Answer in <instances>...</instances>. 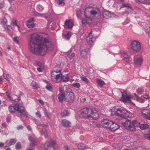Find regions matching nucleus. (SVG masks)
I'll list each match as a JSON object with an SVG mask.
<instances>
[{
	"label": "nucleus",
	"mask_w": 150,
	"mask_h": 150,
	"mask_svg": "<svg viewBox=\"0 0 150 150\" xmlns=\"http://www.w3.org/2000/svg\"><path fill=\"white\" fill-rule=\"evenodd\" d=\"M29 49L32 53L43 56L47 50H52L53 46L48 35L43 33L40 35L36 33L32 34L28 44Z\"/></svg>",
	"instance_id": "obj_1"
},
{
	"label": "nucleus",
	"mask_w": 150,
	"mask_h": 150,
	"mask_svg": "<svg viewBox=\"0 0 150 150\" xmlns=\"http://www.w3.org/2000/svg\"><path fill=\"white\" fill-rule=\"evenodd\" d=\"M81 115L84 117L91 118L93 119H96L99 115L96 110L95 109L84 108L81 112Z\"/></svg>",
	"instance_id": "obj_2"
},
{
	"label": "nucleus",
	"mask_w": 150,
	"mask_h": 150,
	"mask_svg": "<svg viewBox=\"0 0 150 150\" xmlns=\"http://www.w3.org/2000/svg\"><path fill=\"white\" fill-rule=\"evenodd\" d=\"M139 123L135 120H133L132 122L129 120H127L123 123V126L127 129L132 131H134L136 129V127H138Z\"/></svg>",
	"instance_id": "obj_3"
},
{
	"label": "nucleus",
	"mask_w": 150,
	"mask_h": 150,
	"mask_svg": "<svg viewBox=\"0 0 150 150\" xmlns=\"http://www.w3.org/2000/svg\"><path fill=\"white\" fill-rule=\"evenodd\" d=\"M115 115L122 118L126 119L132 116V113L127 111L123 107L118 108L115 113Z\"/></svg>",
	"instance_id": "obj_4"
},
{
	"label": "nucleus",
	"mask_w": 150,
	"mask_h": 150,
	"mask_svg": "<svg viewBox=\"0 0 150 150\" xmlns=\"http://www.w3.org/2000/svg\"><path fill=\"white\" fill-rule=\"evenodd\" d=\"M88 50L86 45L84 44L81 46L79 49L80 55L84 58H86L87 55L88 54Z\"/></svg>",
	"instance_id": "obj_5"
},
{
	"label": "nucleus",
	"mask_w": 150,
	"mask_h": 150,
	"mask_svg": "<svg viewBox=\"0 0 150 150\" xmlns=\"http://www.w3.org/2000/svg\"><path fill=\"white\" fill-rule=\"evenodd\" d=\"M93 31H91L89 34L86 38V41L89 45H92L95 42L97 35H92Z\"/></svg>",
	"instance_id": "obj_6"
},
{
	"label": "nucleus",
	"mask_w": 150,
	"mask_h": 150,
	"mask_svg": "<svg viewBox=\"0 0 150 150\" xmlns=\"http://www.w3.org/2000/svg\"><path fill=\"white\" fill-rule=\"evenodd\" d=\"M131 46L132 49L134 51H139L140 49V44L137 41H133L131 43Z\"/></svg>",
	"instance_id": "obj_7"
},
{
	"label": "nucleus",
	"mask_w": 150,
	"mask_h": 150,
	"mask_svg": "<svg viewBox=\"0 0 150 150\" xmlns=\"http://www.w3.org/2000/svg\"><path fill=\"white\" fill-rule=\"evenodd\" d=\"M16 114L18 117H21L23 115L25 118L27 117L29 115L28 113L25 110L24 107L22 106L20 107V110H19L18 113H16Z\"/></svg>",
	"instance_id": "obj_8"
},
{
	"label": "nucleus",
	"mask_w": 150,
	"mask_h": 150,
	"mask_svg": "<svg viewBox=\"0 0 150 150\" xmlns=\"http://www.w3.org/2000/svg\"><path fill=\"white\" fill-rule=\"evenodd\" d=\"M21 106L19 104H16L13 106H10L8 107L9 111L11 113H14L16 111L18 113Z\"/></svg>",
	"instance_id": "obj_9"
},
{
	"label": "nucleus",
	"mask_w": 150,
	"mask_h": 150,
	"mask_svg": "<svg viewBox=\"0 0 150 150\" xmlns=\"http://www.w3.org/2000/svg\"><path fill=\"white\" fill-rule=\"evenodd\" d=\"M68 90H69V92L67 93L66 99L67 101L71 103L74 100V94L70 89L69 88Z\"/></svg>",
	"instance_id": "obj_10"
},
{
	"label": "nucleus",
	"mask_w": 150,
	"mask_h": 150,
	"mask_svg": "<svg viewBox=\"0 0 150 150\" xmlns=\"http://www.w3.org/2000/svg\"><path fill=\"white\" fill-rule=\"evenodd\" d=\"M74 50V48H71L65 53V55L66 56L67 58H68L70 59L73 58L75 55Z\"/></svg>",
	"instance_id": "obj_11"
},
{
	"label": "nucleus",
	"mask_w": 150,
	"mask_h": 150,
	"mask_svg": "<svg viewBox=\"0 0 150 150\" xmlns=\"http://www.w3.org/2000/svg\"><path fill=\"white\" fill-rule=\"evenodd\" d=\"M62 73L60 74H57L56 75L54 78L51 79L52 81L54 83H57L60 82L62 81Z\"/></svg>",
	"instance_id": "obj_12"
},
{
	"label": "nucleus",
	"mask_w": 150,
	"mask_h": 150,
	"mask_svg": "<svg viewBox=\"0 0 150 150\" xmlns=\"http://www.w3.org/2000/svg\"><path fill=\"white\" fill-rule=\"evenodd\" d=\"M141 113L144 117L150 120V110L148 109H144L142 110Z\"/></svg>",
	"instance_id": "obj_13"
},
{
	"label": "nucleus",
	"mask_w": 150,
	"mask_h": 150,
	"mask_svg": "<svg viewBox=\"0 0 150 150\" xmlns=\"http://www.w3.org/2000/svg\"><path fill=\"white\" fill-rule=\"evenodd\" d=\"M134 61L135 65L138 67H139L142 64L143 60L142 58H138L135 56L134 58Z\"/></svg>",
	"instance_id": "obj_14"
},
{
	"label": "nucleus",
	"mask_w": 150,
	"mask_h": 150,
	"mask_svg": "<svg viewBox=\"0 0 150 150\" xmlns=\"http://www.w3.org/2000/svg\"><path fill=\"white\" fill-rule=\"evenodd\" d=\"M35 64V66L37 67L38 71L39 72H41L44 68V64L39 61H36Z\"/></svg>",
	"instance_id": "obj_15"
},
{
	"label": "nucleus",
	"mask_w": 150,
	"mask_h": 150,
	"mask_svg": "<svg viewBox=\"0 0 150 150\" xmlns=\"http://www.w3.org/2000/svg\"><path fill=\"white\" fill-rule=\"evenodd\" d=\"M119 128V126L117 124L112 122L109 127V129L112 131H115Z\"/></svg>",
	"instance_id": "obj_16"
},
{
	"label": "nucleus",
	"mask_w": 150,
	"mask_h": 150,
	"mask_svg": "<svg viewBox=\"0 0 150 150\" xmlns=\"http://www.w3.org/2000/svg\"><path fill=\"white\" fill-rule=\"evenodd\" d=\"M64 27L67 29L71 28L73 26L72 22L69 20H66L64 23Z\"/></svg>",
	"instance_id": "obj_17"
},
{
	"label": "nucleus",
	"mask_w": 150,
	"mask_h": 150,
	"mask_svg": "<svg viewBox=\"0 0 150 150\" xmlns=\"http://www.w3.org/2000/svg\"><path fill=\"white\" fill-rule=\"evenodd\" d=\"M112 124V121L109 120H104L102 122V125L104 127L109 129L111 124Z\"/></svg>",
	"instance_id": "obj_18"
},
{
	"label": "nucleus",
	"mask_w": 150,
	"mask_h": 150,
	"mask_svg": "<svg viewBox=\"0 0 150 150\" xmlns=\"http://www.w3.org/2000/svg\"><path fill=\"white\" fill-rule=\"evenodd\" d=\"M90 9L91 10L90 11V15L93 16H94L96 15L98 11V9L96 8L95 9H92L93 8L91 6H88L86 8V9Z\"/></svg>",
	"instance_id": "obj_19"
},
{
	"label": "nucleus",
	"mask_w": 150,
	"mask_h": 150,
	"mask_svg": "<svg viewBox=\"0 0 150 150\" xmlns=\"http://www.w3.org/2000/svg\"><path fill=\"white\" fill-rule=\"evenodd\" d=\"M56 142L55 140H51L50 143H49L48 142H46L44 145L45 150H48V149L45 147L46 146H47L48 147H52L54 145L56 144Z\"/></svg>",
	"instance_id": "obj_20"
},
{
	"label": "nucleus",
	"mask_w": 150,
	"mask_h": 150,
	"mask_svg": "<svg viewBox=\"0 0 150 150\" xmlns=\"http://www.w3.org/2000/svg\"><path fill=\"white\" fill-rule=\"evenodd\" d=\"M26 25L29 28H32L35 26L34 20L33 18H31L28 21Z\"/></svg>",
	"instance_id": "obj_21"
},
{
	"label": "nucleus",
	"mask_w": 150,
	"mask_h": 150,
	"mask_svg": "<svg viewBox=\"0 0 150 150\" xmlns=\"http://www.w3.org/2000/svg\"><path fill=\"white\" fill-rule=\"evenodd\" d=\"M122 93V98L123 101H129L130 100V96L127 95L126 93L124 92Z\"/></svg>",
	"instance_id": "obj_22"
},
{
	"label": "nucleus",
	"mask_w": 150,
	"mask_h": 150,
	"mask_svg": "<svg viewBox=\"0 0 150 150\" xmlns=\"http://www.w3.org/2000/svg\"><path fill=\"white\" fill-rule=\"evenodd\" d=\"M133 13V10L132 9L131 7L130 6V7H129L127 8L125 11L123 12L122 13L120 14V15L122 16L125 13H127V14H129V13Z\"/></svg>",
	"instance_id": "obj_23"
},
{
	"label": "nucleus",
	"mask_w": 150,
	"mask_h": 150,
	"mask_svg": "<svg viewBox=\"0 0 150 150\" xmlns=\"http://www.w3.org/2000/svg\"><path fill=\"white\" fill-rule=\"evenodd\" d=\"M62 125L65 127H69L71 125V122L65 119L62 120Z\"/></svg>",
	"instance_id": "obj_24"
},
{
	"label": "nucleus",
	"mask_w": 150,
	"mask_h": 150,
	"mask_svg": "<svg viewBox=\"0 0 150 150\" xmlns=\"http://www.w3.org/2000/svg\"><path fill=\"white\" fill-rule=\"evenodd\" d=\"M28 139L31 142L30 145L31 146H34L37 144V142L35 140V138L31 136H29Z\"/></svg>",
	"instance_id": "obj_25"
},
{
	"label": "nucleus",
	"mask_w": 150,
	"mask_h": 150,
	"mask_svg": "<svg viewBox=\"0 0 150 150\" xmlns=\"http://www.w3.org/2000/svg\"><path fill=\"white\" fill-rule=\"evenodd\" d=\"M78 149L81 150H83L88 148V146L82 143H79L78 145Z\"/></svg>",
	"instance_id": "obj_26"
},
{
	"label": "nucleus",
	"mask_w": 150,
	"mask_h": 150,
	"mask_svg": "<svg viewBox=\"0 0 150 150\" xmlns=\"http://www.w3.org/2000/svg\"><path fill=\"white\" fill-rule=\"evenodd\" d=\"M62 81L63 82H66L69 81V76L68 74L63 75L62 78Z\"/></svg>",
	"instance_id": "obj_27"
},
{
	"label": "nucleus",
	"mask_w": 150,
	"mask_h": 150,
	"mask_svg": "<svg viewBox=\"0 0 150 150\" xmlns=\"http://www.w3.org/2000/svg\"><path fill=\"white\" fill-rule=\"evenodd\" d=\"M3 27L9 33L12 32L13 31V29L10 25H8L7 24H4Z\"/></svg>",
	"instance_id": "obj_28"
},
{
	"label": "nucleus",
	"mask_w": 150,
	"mask_h": 150,
	"mask_svg": "<svg viewBox=\"0 0 150 150\" xmlns=\"http://www.w3.org/2000/svg\"><path fill=\"white\" fill-rule=\"evenodd\" d=\"M139 126L140 129L142 130L148 129L149 127L148 125L146 124H143L140 125V124L139 123V125L138 126Z\"/></svg>",
	"instance_id": "obj_29"
},
{
	"label": "nucleus",
	"mask_w": 150,
	"mask_h": 150,
	"mask_svg": "<svg viewBox=\"0 0 150 150\" xmlns=\"http://www.w3.org/2000/svg\"><path fill=\"white\" fill-rule=\"evenodd\" d=\"M103 17L106 18H108L111 17V14L110 12L108 11H104L103 13Z\"/></svg>",
	"instance_id": "obj_30"
},
{
	"label": "nucleus",
	"mask_w": 150,
	"mask_h": 150,
	"mask_svg": "<svg viewBox=\"0 0 150 150\" xmlns=\"http://www.w3.org/2000/svg\"><path fill=\"white\" fill-rule=\"evenodd\" d=\"M80 79L81 80L84 81L86 83H88L89 82V80L84 75H82L80 77Z\"/></svg>",
	"instance_id": "obj_31"
},
{
	"label": "nucleus",
	"mask_w": 150,
	"mask_h": 150,
	"mask_svg": "<svg viewBox=\"0 0 150 150\" xmlns=\"http://www.w3.org/2000/svg\"><path fill=\"white\" fill-rule=\"evenodd\" d=\"M42 110L44 112L45 117L47 118H49L50 114V113L47 112L46 109L45 108H42Z\"/></svg>",
	"instance_id": "obj_32"
},
{
	"label": "nucleus",
	"mask_w": 150,
	"mask_h": 150,
	"mask_svg": "<svg viewBox=\"0 0 150 150\" xmlns=\"http://www.w3.org/2000/svg\"><path fill=\"white\" fill-rule=\"evenodd\" d=\"M58 97L59 101L62 102L64 98L65 97V96L64 93H59L58 94Z\"/></svg>",
	"instance_id": "obj_33"
},
{
	"label": "nucleus",
	"mask_w": 150,
	"mask_h": 150,
	"mask_svg": "<svg viewBox=\"0 0 150 150\" xmlns=\"http://www.w3.org/2000/svg\"><path fill=\"white\" fill-rule=\"evenodd\" d=\"M69 114V112L67 110H64L62 112L61 115L63 117L67 116Z\"/></svg>",
	"instance_id": "obj_34"
},
{
	"label": "nucleus",
	"mask_w": 150,
	"mask_h": 150,
	"mask_svg": "<svg viewBox=\"0 0 150 150\" xmlns=\"http://www.w3.org/2000/svg\"><path fill=\"white\" fill-rule=\"evenodd\" d=\"M97 82L98 84L101 86H103L104 84V82L103 81L98 79L97 80Z\"/></svg>",
	"instance_id": "obj_35"
},
{
	"label": "nucleus",
	"mask_w": 150,
	"mask_h": 150,
	"mask_svg": "<svg viewBox=\"0 0 150 150\" xmlns=\"http://www.w3.org/2000/svg\"><path fill=\"white\" fill-rule=\"evenodd\" d=\"M31 85L32 87L34 88L37 89L38 88V84L36 82L34 81H32Z\"/></svg>",
	"instance_id": "obj_36"
},
{
	"label": "nucleus",
	"mask_w": 150,
	"mask_h": 150,
	"mask_svg": "<svg viewBox=\"0 0 150 150\" xmlns=\"http://www.w3.org/2000/svg\"><path fill=\"white\" fill-rule=\"evenodd\" d=\"M145 29L146 30V32L147 33L149 36L150 37V26L146 27Z\"/></svg>",
	"instance_id": "obj_37"
},
{
	"label": "nucleus",
	"mask_w": 150,
	"mask_h": 150,
	"mask_svg": "<svg viewBox=\"0 0 150 150\" xmlns=\"http://www.w3.org/2000/svg\"><path fill=\"white\" fill-rule=\"evenodd\" d=\"M21 148V144L20 142L17 143L16 145V150H20Z\"/></svg>",
	"instance_id": "obj_38"
},
{
	"label": "nucleus",
	"mask_w": 150,
	"mask_h": 150,
	"mask_svg": "<svg viewBox=\"0 0 150 150\" xmlns=\"http://www.w3.org/2000/svg\"><path fill=\"white\" fill-rule=\"evenodd\" d=\"M71 37L70 33L68 32L67 33V34H65L64 35L63 37L65 38H67L68 39H69Z\"/></svg>",
	"instance_id": "obj_39"
},
{
	"label": "nucleus",
	"mask_w": 150,
	"mask_h": 150,
	"mask_svg": "<svg viewBox=\"0 0 150 150\" xmlns=\"http://www.w3.org/2000/svg\"><path fill=\"white\" fill-rule=\"evenodd\" d=\"M72 85L73 86L77 88H79L80 86V83H74L72 84Z\"/></svg>",
	"instance_id": "obj_40"
},
{
	"label": "nucleus",
	"mask_w": 150,
	"mask_h": 150,
	"mask_svg": "<svg viewBox=\"0 0 150 150\" xmlns=\"http://www.w3.org/2000/svg\"><path fill=\"white\" fill-rule=\"evenodd\" d=\"M124 60L127 63H129L131 60L129 57H125L124 58Z\"/></svg>",
	"instance_id": "obj_41"
},
{
	"label": "nucleus",
	"mask_w": 150,
	"mask_h": 150,
	"mask_svg": "<svg viewBox=\"0 0 150 150\" xmlns=\"http://www.w3.org/2000/svg\"><path fill=\"white\" fill-rule=\"evenodd\" d=\"M16 142V141L14 139H10L9 142V146H11L14 144Z\"/></svg>",
	"instance_id": "obj_42"
},
{
	"label": "nucleus",
	"mask_w": 150,
	"mask_h": 150,
	"mask_svg": "<svg viewBox=\"0 0 150 150\" xmlns=\"http://www.w3.org/2000/svg\"><path fill=\"white\" fill-rule=\"evenodd\" d=\"M130 6L128 4L125 3H123L122 4V6L120 7V9L123 7H126L127 8H128L129 7H130Z\"/></svg>",
	"instance_id": "obj_43"
},
{
	"label": "nucleus",
	"mask_w": 150,
	"mask_h": 150,
	"mask_svg": "<svg viewBox=\"0 0 150 150\" xmlns=\"http://www.w3.org/2000/svg\"><path fill=\"white\" fill-rule=\"evenodd\" d=\"M3 75H4V78L6 80H7V79H8L11 78V76L10 74H6V76H5L4 73L3 72Z\"/></svg>",
	"instance_id": "obj_44"
},
{
	"label": "nucleus",
	"mask_w": 150,
	"mask_h": 150,
	"mask_svg": "<svg viewBox=\"0 0 150 150\" xmlns=\"http://www.w3.org/2000/svg\"><path fill=\"white\" fill-rule=\"evenodd\" d=\"M42 132L46 138L47 137V133L45 129H43L42 130Z\"/></svg>",
	"instance_id": "obj_45"
},
{
	"label": "nucleus",
	"mask_w": 150,
	"mask_h": 150,
	"mask_svg": "<svg viewBox=\"0 0 150 150\" xmlns=\"http://www.w3.org/2000/svg\"><path fill=\"white\" fill-rule=\"evenodd\" d=\"M6 95L7 97L11 101H13V100L12 98L10 96V94L9 92L7 91L6 92Z\"/></svg>",
	"instance_id": "obj_46"
},
{
	"label": "nucleus",
	"mask_w": 150,
	"mask_h": 150,
	"mask_svg": "<svg viewBox=\"0 0 150 150\" xmlns=\"http://www.w3.org/2000/svg\"><path fill=\"white\" fill-rule=\"evenodd\" d=\"M144 136L146 138L150 139V131L147 133L145 134Z\"/></svg>",
	"instance_id": "obj_47"
},
{
	"label": "nucleus",
	"mask_w": 150,
	"mask_h": 150,
	"mask_svg": "<svg viewBox=\"0 0 150 150\" xmlns=\"http://www.w3.org/2000/svg\"><path fill=\"white\" fill-rule=\"evenodd\" d=\"M34 121L38 126H39L41 125L40 122L38 120L36 119H34Z\"/></svg>",
	"instance_id": "obj_48"
},
{
	"label": "nucleus",
	"mask_w": 150,
	"mask_h": 150,
	"mask_svg": "<svg viewBox=\"0 0 150 150\" xmlns=\"http://www.w3.org/2000/svg\"><path fill=\"white\" fill-rule=\"evenodd\" d=\"M117 108H113L111 110V111L112 112L111 114H115V113L116 112V110H117Z\"/></svg>",
	"instance_id": "obj_49"
},
{
	"label": "nucleus",
	"mask_w": 150,
	"mask_h": 150,
	"mask_svg": "<svg viewBox=\"0 0 150 150\" xmlns=\"http://www.w3.org/2000/svg\"><path fill=\"white\" fill-rule=\"evenodd\" d=\"M137 91L138 94H141L143 93V90L141 88H139L137 90Z\"/></svg>",
	"instance_id": "obj_50"
},
{
	"label": "nucleus",
	"mask_w": 150,
	"mask_h": 150,
	"mask_svg": "<svg viewBox=\"0 0 150 150\" xmlns=\"http://www.w3.org/2000/svg\"><path fill=\"white\" fill-rule=\"evenodd\" d=\"M13 40L14 42L16 44H19V42L17 37H14L13 39Z\"/></svg>",
	"instance_id": "obj_51"
},
{
	"label": "nucleus",
	"mask_w": 150,
	"mask_h": 150,
	"mask_svg": "<svg viewBox=\"0 0 150 150\" xmlns=\"http://www.w3.org/2000/svg\"><path fill=\"white\" fill-rule=\"evenodd\" d=\"M38 8L40 11H42L44 9L43 7L40 5H38L37 6Z\"/></svg>",
	"instance_id": "obj_52"
},
{
	"label": "nucleus",
	"mask_w": 150,
	"mask_h": 150,
	"mask_svg": "<svg viewBox=\"0 0 150 150\" xmlns=\"http://www.w3.org/2000/svg\"><path fill=\"white\" fill-rule=\"evenodd\" d=\"M13 24L17 27L18 30L20 31V27L17 24L16 21H13Z\"/></svg>",
	"instance_id": "obj_53"
},
{
	"label": "nucleus",
	"mask_w": 150,
	"mask_h": 150,
	"mask_svg": "<svg viewBox=\"0 0 150 150\" xmlns=\"http://www.w3.org/2000/svg\"><path fill=\"white\" fill-rule=\"evenodd\" d=\"M7 19L5 18H4L2 21V23H3V25L4 24H6L7 23Z\"/></svg>",
	"instance_id": "obj_54"
},
{
	"label": "nucleus",
	"mask_w": 150,
	"mask_h": 150,
	"mask_svg": "<svg viewBox=\"0 0 150 150\" xmlns=\"http://www.w3.org/2000/svg\"><path fill=\"white\" fill-rule=\"evenodd\" d=\"M52 72H55L57 73H59V74H60V73H62L61 72V70H57L56 69L52 71Z\"/></svg>",
	"instance_id": "obj_55"
},
{
	"label": "nucleus",
	"mask_w": 150,
	"mask_h": 150,
	"mask_svg": "<svg viewBox=\"0 0 150 150\" xmlns=\"http://www.w3.org/2000/svg\"><path fill=\"white\" fill-rule=\"evenodd\" d=\"M46 88L47 90L50 91H51L52 90V87L51 86L49 85H47L46 86Z\"/></svg>",
	"instance_id": "obj_56"
},
{
	"label": "nucleus",
	"mask_w": 150,
	"mask_h": 150,
	"mask_svg": "<svg viewBox=\"0 0 150 150\" xmlns=\"http://www.w3.org/2000/svg\"><path fill=\"white\" fill-rule=\"evenodd\" d=\"M35 115L37 116L39 118L41 117V114L40 112L38 111L35 113Z\"/></svg>",
	"instance_id": "obj_57"
},
{
	"label": "nucleus",
	"mask_w": 150,
	"mask_h": 150,
	"mask_svg": "<svg viewBox=\"0 0 150 150\" xmlns=\"http://www.w3.org/2000/svg\"><path fill=\"white\" fill-rule=\"evenodd\" d=\"M129 21H130V20H129V19L128 18H127L126 20L123 23V24L124 25H125L126 24H127L129 23Z\"/></svg>",
	"instance_id": "obj_58"
},
{
	"label": "nucleus",
	"mask_w": 150,
	"mask_h": 150,
	"mask_svg": "<svg viewBox=\"0 0 150 150\" xmlns=\"http://www.w3.org/2000/svg\"><path fill=\"white\" fill-rule=\"evenodd\" d=\"M63 1V0H59V5H64V2Z\"/></svg>",
	"instance_id": "obj_59"
},
{
	"label": "nucleus",
	"mask_w": 150,
	"mask_h": 150,
	"mask_svg": "<svg viewBox=\"0 0 150 150\" xmlns=\"http://www.w3.org/2000/svg\"><path fill=\"white\" fill-rule=\"evenodd\" d=\"M142 97L146 99H148L149 98V96L147 95H145V94L143 95H142Z\"/></svg>",
	"instance_id": "obj_60"
},
{
	"label": "nucleus",
	"mask_w": 150,
	"mask_h": 150,
	"mask_svg": "<svg viewBox=\"0 0 150 150\" xmlns=\"http://www.w3.org/2000/svg\"><path fill=\"white\" fill-rule=\"evenodd\" d=\"M136 2L137 3H145V0H136Z\"/></svg>",
	"instance_id": "obj_61"
},
{
	"label": "nucleus",
	"mask_w": 150,
	"mask_h": 150,
	"mask_svg": "<svg viewBox=\"0 0 150 150\" xmlns=\"http://www.w3.org/2000/svg\"><path fill=\"white\" fill-rule=\"evenodd\" d=\"M23 127L22 125H19L17 127V130H19L21 129H23Z\"/></svg>",
	"instance_id": "obj_62"
},
{
	"label": "nucleus",
	"mask_w": 150,
	"mask_h": 150,
	"mask_svg": "<svg viewBox=\"0 0 150 150\" xmlns=\"http://www.w3.org/2000/svg\"><path fill=\"white\" fill-rule=\"evenodd\" d=\"M59 91L60 93H64V92L63 88L62 87H60L59 88Z\"/></svg>",
	"instance_id": "obj_63"
},
{
	"label": "nucleus",
	"mask_w": 150,
	"mask_h": 150,
	"mask_svg": "<svg viewBox=\"0 0 150 150\" xmlns=\"http://www.w3.org/2000/svg\"><path fill=\"white\" fill-rule=\"evenodd\" d=\"M82 23L83 24H85L87 23V20L86 19H83L82 21Z\"/></svg>",
	"instance_id": "obj_64"
}]
</instances>
